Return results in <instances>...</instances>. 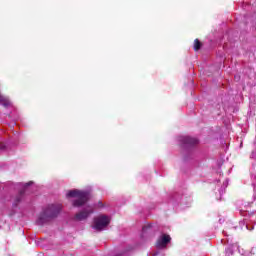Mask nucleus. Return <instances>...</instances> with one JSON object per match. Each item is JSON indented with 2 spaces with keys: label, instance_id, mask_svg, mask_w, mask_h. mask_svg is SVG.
Wrapping results in <instances>:
<instances>
[{
  "label": "nucleus",
  "instance_id": "obj_1",
  "mask_svg": "<svg viewBox=\"0 0 256 256\" xmlns=\"http://www.w3.org/2000/svg\"><path fill=\"white\" fill-rule=\"evenodd\" d=\"M60 213H61V205L59 204L48 205L39 214L37 223L39 225H45V223H49L50 221H53V219H57Z\"/></svg>",
  "mask_w": 256,
  "mask_h": 256
},
{
  "label": "nucleus",
  "instance_id": "obj_2",
  "mask_svg": "<svg viewBox=\"0 0 256 256\" xmlns=\"http://www.w3.org/2000/svg\"><path fill=\"white\" fill-rule=\"evenodd\" d=\"M66 197L75 199L72 203L73 207H83L89 201V192L81 191L78 189L70 190L67 192Z\"/></svg>",
  "mask_w": 256,
  "mask_h": 256
},
{
  "label": "nucleus",
  "instance_id": "obj_3",
  "mask_svg": "<svg viewBox=\"0 0 256 256\" xmlns=\"http://www.w3.org/2000/svg\"><path fill=\"white\" fill-rule=\"evenodd\" d=\"M109 223H111V218L107 215H100L94 218L93 229L96 231H103L105 227H109Z\"/></svg>",
  "mask_w": 256,
  "mask_h": 256
},
{
  "label": "nucleus",
  "instance_id": "obj_4",
  "mask_svg": "<svg viewBox=\"0 0 256 256\" xmlns=\"http://www.w3.org/2000/svg\"><path fill=\"white\" fill-rule=\"evenodd\" d=\"M169 243H171V236L168 234H162L156 241V247L158 249H165Z\"/></svg>",
  "mask_w": 256,
  "mask_h": 256
},
{
  "label": "nucleus",
  "instance_id": "obj_5",
  "mask_svg": "<svg viewBox=\"0 0 256 256\" xmlns=\"http://www.w3.org/2000/svg\"><path fill=\"white\" fill-rule=\"evenodd\" d=\"M94 210L93 208L84 209L75 214L74 219L75 221H85L89 217V215H93Z\"/></svg>",
  "mask_w": 256,
  "mask_h": 256
},
{
  "label": "nucleus",
  "instance_id": "obj_6",
  "mask_svg": "<svg viewBox=\"0 0 256 256\" xmlns=\"http://www.w3.org/2000/svg\"><path fill=\"white\" fill-rule=\"evenodd\" d=\"M181 142L184 145H188L190 147H193V145H198L199 144V140L197 138H193L191 136H185L181 139Z\"/></svg>",
  "mask_w": 256,
  "mask_h": 256
},
{
  "label": "nucleus",
  "instance_id": "obj_7",
  "mask_svg": "<svg viewBox=\"0 0 256 256\" xmlns=\"http://www.w3.org/2000/svg\"><path fill=\"white\" fill-rule=\"evenodd\" d=\"M0 103L3 105V107H9V105H11V102L5 96H0Z\"/></svg>",
  "mask_w": 256,
  "mask_h": 256
},
{
  "label": "nucleus",
  "instance_id": "obj_8",
  "mask_svg": "<svg viewBox=\"0 0 256 256\" xmlns=\"http://www.w3.org/2000/svg\"><path fill=\"white\" fill-rule=\"evenodd\" d=\"M201 47H203V43H201V41H199V39L196 38L194 40V51H199Z\"/></svg>",
  "mask_w": 256,
  "mask_h": 256
},
{
  "label": "nucleus",
  "instance_id": "obj_9",
  "mask_svg": "<svg viewBox=\"0 0 256 256\" xmlns=\"http://www.w3.org/2000/svg\"><path fill=\"white\" fill-rule=\"evenodd\" d=\"M25 195V190H21L18 194V196L16 197V204L17 203H21V199H23V196Z\"/></svg>",
  "mask_w": 256,
  "mask_h": 256
},
{
  "label": "nucleus",
  "instance_id": "obj_10",
  "mask_svg": "<svg viewBox=\"0 0 256 256\" xmlns=\"http://www.w3.org/2000/svg\"><path fill=\"white\" fill-rule=\"evenodd\" d=\"M98 207H105V205L103 204V202L98 201Z\"/></svg>",
  "mask_w": 256,
  "mask_h": 256
},
{
  "label": "nucleus",
  "instance_id": "obj_11",
  "mask_svg": "<svg viewBox=\"0 0 256 256\" xmlns=\"http://www.w3.org/2000/svg\"><path fill=\"white\" fill-rule=\"evenodd\" d=\"M3 149H5V144L1 143L0 144V150H3Z\"/></svg>",
  "mask_w": 256,
  "mask_h": 256
},
{
  "label": "nucleus",
  "instance_id": "obj_12",
  "mask_svg": "<svg viewBox=\"0 0 256 256\" xmlns=\"http://www.w3.org/2000/svg\"><path fill=\"white\" fill-rule=\"evenodd\" d=\"M29 185H33V182H28L25 184V187H29Z\"/></svg>",
  "mask_w": 256,
  "mask_h": 256
},
{
  "label": "nucleus",
  "instance_id": "obj_13",
  "mask_svg": "<svg viewBox=\"0 0 256 256\" xmlns=\"http://www.w3.org/2000/svg\"><path fill=\"white\" fill-rule=\"evenodd\" d=\"M150 227H151V225L144 226V227H143V231H145V229H147V228L150 229Z\"/></svg>",
  "mask_w": 256,
  "mask_h": 256
},
{
  "label": "nucleus",
  "instance_id": "obj_14",
  "mask_svg": "<svg viewBox=\"0 0 256 256\" xmlns=\"http://www.w3.org/2000/svg\"><path fill=\"white\" fill-rule=\"evenodd\" d=\"M249 231H253V227L249 228V226H246Z\"/></svg>",
  "mask_w": 256,
  "mask_h": 256
}]
</instances>
